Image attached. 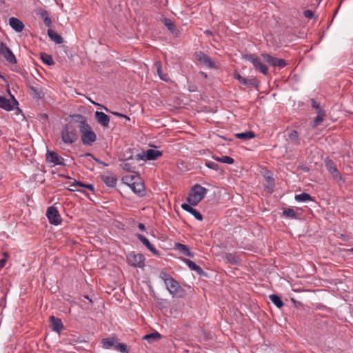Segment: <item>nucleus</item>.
I'll use <instances>...</instances> for the list:
<instances>
[{
	"label": "nucleus",
	"instance_id": "f257e3e1",
	"mask_svg": "<svg viewBox=\"0 0 353 353\" xmlns=\"http://www.w3.org/2000/svg\"><path fill=\"white\" fill-rule=\"evenodd\" d=\"M159 276L164 282L166 289L170 294L180 298L185 296V290L171 275L164 271H161Z\"/></svg>",
	"mask_w": 353,
	"mask_h": 353
},
{
	"label": "nucleus",
	"instance_id": "f03ea898",
	"mask_svg": "<svg viewBox=\"0 0 353 353\" xmlns=\"http://www.w3.org/2000/svg\"><path fill=\"white\" fill-rule=\"evenodd\" d=\"M61 135L65 144L70 145L76 142L78 139L77 126L72 123H66L61 130Z\"/></svg>",
	"mask_w": 353,
	"mask_h": 353
},
{
	"label": "nucleus",
	"instance_id": "7ed1b4c3",
	"mask_svg": "<svg viewBox=\"0 0 353 353\" xmlns=\"http://www.w3.org/2000/svg\"><path fill=\"white\" fill-rule=\"evenodd\" d=\"M123 180L136 194L141 197L145 195V185L139 176H125Z\"/></svg>",
	"mask_w": 353,
	"mask_h": 353
},
{
	"label": "nucleus",
	"instance_id": "20e7f679",
	"mask_svg": "<svg viewBox=\"0 0 353 353\" xmlns=\"http://www.w3.org/2000/svg\"><path fill=\"white\" fill-rule=\"evenodd\" d=\"M79 132L81 135V141L84 145H91L97 139L95 132L88 123L85 126H80Z\"/></svg>",
	"mask_w": 353,
	"mask_h": 353
},
{
	"label": "nucleus",
	"instance_id": "39448f33",
	"mask_svg": "<svg viewBox=\"0 0 353 353\" xmlns=\"http://www.w3.org/2000/svg\"><path fill=\"white\" fill-rule=\"evenodd\" d=\"M243 59L251 62L254 69L264 75L268 74V68L261 60L255 54H246L243 56Z\"/></svg>",
	"mask_w": 353,
	"mask_h": 353
},
{
	"label": "nucleus",
	"instance_id": "423d86ee",
	"mask_svg": "<svg viewBox=\"0 0 353 353\" xmlns=\"http://www.w3.org/2000/svg\"><path fill=\"white\" fill-rule=\"evenodd\" d=\"M0 57H2L8 65H15L17 60L12 51L2 41H0Z\"/></svg>",
	"mask_w": 353,
	"mask_h": 353
},
{
	"label": "nucleus",
	"instance_id": "0eeeda50",
	"mask_svg": "<svg viewBox=\"0 0 353 353\" xmlns=\"http://www.w3.org/2000/svg\"><path fill=\"white\" fill-rule=\"evenodd\" d=\"M46 216L49 221V223L52 225H59L62 222V219L59 212L54 205L50 206L47 208Z\"/></svg>",
	"mask_w": 353,
	"mask_h": 353
},
{
	"label": "nucleus",
	"instance_id": "6e6552de",
	"mask_svg": "<svg viewBox=\"0 0 353 353\" xmlns=\"http://www.w3.org/2000/svg\"><path fill=\"white\" fill-rule=\"evenodd\" d=\"M127 261L130 265L135 268H143L144 266L145 257L142 254H136L132 252L127 256Z\"/></svg>",
	"mask_w": 353,
	"mask_h": 353
},
{
	"label": "nucleus",
	"instance_id": "1a4fd4ad",
	"mask_svg": "<svg viewBox=\"0 0 353 353\" xmlns=\"http://www.w3.org/2000/svg\"><path fill=\"white\" fill-rule=\"evenodd\" d=\"M261 57L263 58V60L271 66L274 68L277 67L279 68H283L287 65V63L285 60L283 59H278L276 57H274L269 54L263 53L261 54Z\"/></svg>",
	"mask_w": 353,
	"mask_h": 353
},
{
	"label": "nucleus",
	"instance_id": "9d476101",
	"mask_svg": "<svg viewBox=\"0 0 353 353\" xmlns=\"http://www.w3.org/2000/svg\"><path fill=\"white\" fill-rule=\"evenodd\" d=\"M46 157V161L48 163H52L56 165H65V163H64L65 159L54 151L48 150Z\"/></svg>",
	"mask_w": 353,
	"mask_h": 353
},
{
	"label": "nucleus",
	"instance_id": "9b49d317",
	"mask_svg": "<svg viewBox=\"0 0 353 353\" xmlns=\"http://www.w3.org/2000/svg\"><path fill=\"white\" fill-rule=\"evenodd\" d=\"M234 78L237 79L241 84L246 86L258 88L259 85V81L254 77L245 78L239 73H235Z\"/></svg>",
	"mask_w": 353,
	"mask_h": 353
},
{
	"label": "nucleus",
	"instance_id": "f8f14e48",
	"mask_svg": "<svg viewBox=\"0 0 353 353\" xmlns=\"http://www.w3.org/2000/svg\"><path fill=\"white\" fill-rule=\"evenodd\" d=\"M125 159H121V167L125 171L133 172L136 168L135 163L134 162V158L132 154L127 156L124 154Z\"/></svg>",
	"mask_w": 353,
	"mask_h": 353
},
{
	"label": "nucleus",
	"instance_id": "ddd939ff",
	"mask_svg": "<svg viewBox=\"0 0 353 353\" xmlns=\"http://www.w3.org/2000/svg\"><path fill=\"white\" fill-rule=\"evenodd\" d=\"M195 57L197 61L203 64L208 68H214L215 63L208 54L203 52H199L195 54Z\"/></svg>",
	"mask_w": 353,
	"mask_h": 353
},
{
	"label": "nucleus",
	"instance_id": "4468645a",
	"mask_svg": "<svg viewBox=\"0 0 353 353\" xmlns=\"http://www.w3.org/2000/svg\"><path fill=\"white\" fill-rule=\"evenodd\" d=\"M28 88L31 90V94L34 98L41 99L44 97V92H43L42 88L38 84L34 82V84H31L30 81L27 83Z\"/></svg>",
	"mask_w": 353,
	"mask_h": 353
},
{
	"label": "nucleus",
	"instance_id": "2eb2a0df",
	"mask_svg": "<svg viewBox=\"0 0 353 353\" xmlns=\"http://www.w3.org/2000/svg\"><path fill=\"white\" fill-rule=\"evenodd\" d=\"M325 167L328 172L333 175L335 179H342L341 174L339 172L336 166L333 161L330 159H326L325 161Z\"/></svg>",
	"mask_w": 353,
	"mask_h": 353
},
{
	"label": "nucleus",
	"instance_id": "dca6fc26",
	"mask_svg": "<svg viewBox=\"0 0 353 353\" xmlns=\"http://www.w3.org/2000/svg\"><path fill=\"white\" fill-rule=\"evenodd\" d=\"M137 237L138 239L154 255L159 256L160 253L159 252L154 248V246L150 243L149 240L144 236L143 234H137Z\"/></svg>",
	"mask_w": 353,
	"mask_h": 353
},
{
	"label": "nucleus",
	"instance_id": "f3484780",
	"mask_svg": "<svg viewBox=\"0 0 353 353\" xmlns=\"http://www.w3.org/2000/svg\"><path fill=\"white\" fill-rule=\"evenodd\" d=\"M95 119L98 123L104 128H108L110 123V117L103 112L96 111Z\"/></svg>",
	"mask_w": 353,
	"mask_h": 353
},
{
	"label": "nucleus",
	"instance_id": "a211bd4d",
	"mask_svg": "<svg viewBox=\"0 0 353 353\" xmlns=\"http://www.w3.org/2000/svg\"><path fill=\"white\" fill-rule=\"evenodd\" d=\"M9 25L17 32H21L24 28L23 22L16 17H10L9 19Z\"/></svg>",
	"mask_w": 353,
	"mask_h": 353
},
{
	"label": "nucleus",
	"instance_id": "6ab92c4d",
	"mask_svg": "<svg viewBox=\"0 0 353 353\" xmlns=\"http://www.w3.org/2000/svg\"><path fill=\"white\" fill-rule=\"evenodd\" d=\"M183 261L188 266V268L190 270L195 271L198 275H199V276H205L206 275V273L204 272V270L199 265H196L192 261L188 259H183Z\"/></svg>",
	"mask_w": 353,
	"mask_h": 353
},
{
	"label": "nucleus",
	"instance_id": "aec40b11",
	"mask_svg": "<svg viewBox=\"0 0 353 353\" xmlns=\"http://www.w3.org/2000/svg\"><path fill=\"white\" fill-rule=\"evenodd\" d=\"M181 208L183 210L190 213L198 221L203 220V218L202 214L198 210L193 208L190 205H189L188 203H183L181 205Z\"/></svg>",
	"mask_w": 353,
	"mask_h": 353
},
{
	"label": "nucleus",
	"instance_id": "412c9836",
	"mask_svg": "<svg viewBox=\"0 0 353 353\" xmlns=\"http://www.w3.org/2000/svg\"><path fill=\"white\" fill-rule=\"evenodd\" d=\"M191 192L202 200L208 192V190L199 184H195L191 189Z\"/></svg>",
	"mask_w": 353,
	"mask_h": 353
},
{
	"label": "nucleus",
	"instance_id": "4be33fe9",
	"mask_svg": "<svg viewBox=\"0 0 353 353\" xmlns=\"http://www.w3.org/2000/svg\"><path fill=\"white\" fill-rule=\"evenodd\" d=\"M50 321L52 331L60 333L63 327L61 320L54 316H51L50 318Z\"/></svg>",
	"mask_w": 353,
	"mask_h": 353
},
{
	"label": "nucleus",
	"instance_id": "5701e85b",
	"mask_svg": "<svg viewBox=\"0 0 353 353\" xmlns=\"http://www.w3.org/2000/svg\"><path fill=\"white\" fill-rule=\"evenodd\" d=\"M70 117L72 121L71 123L73 124L77 123L78 125L77 126V128H79V129H80V126H85V125L88 124L87 119L82 114H75L70 115Z\"/></svg>",
	"mask_w": 353,
	"mask_h": 353
},
{
	"label": "nucleus",
	"instance_id": "b1692460",
	"mask_svg": "<svg viewBox=\"0 0 353 353\" xmlns=\"http://www.w3.org/2000/svg\"><path fill=\"white\" fill-rule=\"evenodd\" d=\"M174 249L186 256L193 257L194 256V254L190 252L188 245L185 244L176 243L174 245Z\"/></svg>",
	"mask_w": 353,
	"mask_h": 353
},
{
	"label": "nucleus",
	"instance_id": "393cba45",
	"mask_svg": "<svg viewBox=\"0 0 353 353\" xmlns=\"http://www.w3.org/2000/svg\"><path fill=\"white\" fill-rule=\"evenodd\" d=\"M118 339L117 337H108L101 341L102 347L104 349H110L115 347Z\"/></svg>",
	"mask_w": 353,
	"mask_h": 353
},
{
	"label": "nucleus",
	"instance_id": "a878e982",
	"mask_svg": "<svg viewBox=\"0 0 353 353\" xmlns=\"http://www.w3.org/2000/svg\"><path fill=\"white\" fill-rule=\"evenodd\" d=\"M101 180L108 187L110 188H114L117 181V179L115 176L105 174L101 176Z\"/></svg>",
	"mask_w": 353,
	"mask_h": 353
},
{
	"label": "nucleus",
	"instance_id": "bb28decb",
	"mask_svg": "<svg viewBox=\"0 0 353 353\" xmlns=\"http://www.w3.org/2000/svg\"><path fill=\"white\" fill-rule=\"evenodd\" d=\"M154 66H155V68L157 69V74L159 77V78L162 81H164L165 82H168L170 80V79L168 74L163 73L161 63L160 61H156L154 63Z\"/></svg>",
	"mask_w": 353,
	"mask_h": 353
},
{
	"label": "nucleus",
	"instance_id": "cd10ccee",
	"mask_svg": "<svg viewBox=\"0 0 353 353\" xmlns=\"http://www.w3.org/2000/svg\"><path fill=\"white\" fill-rule=\"evenodd\" d=\"M48 35L49 36L50 39L57 44H61L63 42V37L52 29L48 30Z\"/></svg>",
	"mask_w": 353,
	"mask_h": 353
},
{
	"label": "nucleus",
	"instance_id": "c85d7f7f",
	"mask_svg": "<svg viewBox=\"0 0 353 353\" xmlns=\"http://www.w3.org/2000/svg\"><path fill=\"white\" fill-rule=\"evenodd\" d=\"M0 108L6 111H11L13 110V105L9 99L0 96Z\"/></svg>",
	"mask_w": 353,
	"mask_h": 353
},
{
	"label": "nucleus",
	"instance_id": "c756f323",
	"mask_svg": "<svg viewBox=\"0 0 353 353\" xmlns=\"http://www.w3.org/2000/svg\"><path fill=\"white\" fill-rule=\"evenodd\" d=\"M38 14L40 15V17L43 19L44 24L47 27H50L52 25V20L51 18L49 16V14L47 10L45 9H40Z\"/></svg>",
	"mask_w": 353,
	"mask_h": 353
},
{
	"label": "nucleus",
	"instance_id": "7c9ffc66",
	"mask_svg": "<svg viewBox=\"0 0 353 353\" xmlns=\"http://www.w3.org/2000/svg\"><path fill=\"white\" fill-rule=\"evenodd\" d=\"M162 152L157 150L149 149L145 152V159L147 160H155L160 156Z\"/></svg>",
	"mask_w": 353,
	"mask_h": 353
},
{
	"label": "nucleus",
	"instance_id": "2f4dec72",
	"mask_svg": "<svg viewBox=\"0 0 353 353\" xmlns=\"http://www.w3.org/2000/svg\"><path fill=\"white\" fill-rule=\"evenodd\" d=\"M162 22L164 24V26L167 27L168 30H170L172 33H177L178 30H176L174 22L171 19H168L166 17H163L162 19Z\"/></svg>",
	"mask_w": 353,
	"mask_h": 353
},
{
	"label": "nucleus",
	"instance_id": "473e14b6",
	"mask_svg": "<svg viewBox=\"0 0 353 353\" xmlns=\"http://www.w3.org/2000/svg\"><path fill=\"white\" fill-rule=\"evenodd\" d=\"M235 137L239 139L248 140L256 137V134L253 131H247L235 134Z\"/></svg>",
	"mask_w": 353,
	"mask_h": 353
},
{
	"label": "nucleus",
	"instance_id": "72a5a7b5",
	"mask_svg": "<svg viewBox=\"0 0 353 353\" xmlns=\"http://www.w3.org/2000/svg\"><path fill=\"white\" fill-rule=\"evenodd\" d=\"M162 336L159 332H152L149 334H146L143 337V339L146 340L148 343H152L160 339Z\"/></svg>",
	"mask_w": 353,
	"mask_h": 353
},
{
	"label": "nucleus",
	"instance_id": "f704fd0d",
	"mask_svg": "<svg viewBox=\"0 0 353 353\" xmlns=\"http://www.w3.org/2000/svg\"><path fill=\"white\" fill-rule=\"evenodd\" d=\"M225 259L228 263L232 265H238L240 263V259L232 253H227L225 256Z\"/></svg>",
	"mask_w": 353,
	"mask_h": 353
},
{
	"label": "nucleus",
	"instance_id": "c9c22d12",
	"mask_svg": "<svg viewBox=\"0 0 353 353\" xmlns=\"http://www.w3.org/2000/svg\"><path fill=\"white\" fill-rule=\"evenodd\" d=\"M288 138L290 142L294 145H300V139L299 137V133L296 130L291 131L288 134Z\"/></svg>",
	"mask_w": 353,
	"mask_h": 353
},
{
	"label": "nucleus",
	"instance_id": "e433bc0d",
	"mask_svg": "<svg viewBox=\"0 0 353 353\" xmlns=\"http://www.w3.org/2000/svg\"><path fill=\"white\" fill-rule=\"evenodd\" d=\"M212 159L215 160L216 161L224 163L227 164H232L234 162V160L229 157V156H222L221 157L213 155Z\"/></svg>",
	"mask_w": 353,
	"mask_h": 353
},
{
	"label": "nucleus",
	"instance_id": "4c0bfd02",
	"mask_svg": "<svg viewBox=\"0 0 353 353\" xmlns=\"http://www.w3.org/2000/svg\"><path fill=\"white\" fill-rule=\"evenodd\" d=\"M295 200L298 202H306L314 201L312 197L307 193L303 192L295 196Z\"/></svg>",
	"mask_w": 353,
	"mask_h": 353
},
{
	"label": "nucleus",
	"instance_id": "58836bf2",
	"mask_svg": "<svg viewBox=\"0 0 353 353\" xmlns=\"http://www.w3.org/2000/svg\"><path fill=\"white\" fill-rule=\"evenodd\" d=\"M41 59L42 60L43 63H45L47 65H53L54 64V61L51 55L47 54V53H41Z\"/></svg>",
	"mask_w": 353,
	"mask_h": 353
},
{
	"label": "nucleus",
	"instance_id": "ea45409f",
	"mask_svg": "<svg viewBox=\"0 0 353 353\" xmlns=\"http://www.w3.org/2000/svg\"><path fill=\"white\" fill-rule=\"evenodd\" d=\"M269 299L278 308H281L284 305L281 297L276 294H270Z\"/></svg>",
	"mask_w": 353,
	"mask_h": 353
},
{
	"label": "nucleus",
	"instance_id": "a19ab883",
	"mask_svg": "<svg viewBox=\"0 0 353 353\" xmlns=\"http://www.w3.org/2000/svg\"><path fill=\"white\" fill-rule=\"evenodd\" d=\"M325 116V112L323 110H319L318 111V114L316 117L314 119L313 121V127L316 128L323 121Z\"/></svg>",
	"mask_w": 353,
	"mask_h": 353
},
{
	"label": "nucleus",
	"instance_id": "79ce46f5",
	"mask_svg": "<svg viewBox=\"0 0 353 353\" xmlns=\"http://www.w3.org/2000/svg\"><path fill=\"white\" fill-rule=\"evenodd\" d=\"M201 201V200H199V197L196 196L192 192H190V193L188 194V196L187 197V201L189 203V205H193V206L197 205L198 203Z\"/></svg>",
	"mask_w": 353,
	"mask_h": 353
},
{
	"label": "nucleus",
	"instance_id": "37998d69",
	"mask_svg": "<svg viewBox=\"0 0 353 353\" xmlns=\"http://www.w3.org/2000/svg\"><path fill=\"white\" fill-rule=\"evenodd\" d=\"M283 214L291 219H296V213L292 208H283Z\"/></svg>",
	"mask_w": 353,
	"mask_h": 353
},
{
	"label": "nucleus",
	"instance_id": "c03bdc74",
	"mask_svg": "<svg viewBox=\"0 0 353 353\" xmlns=\"http://www.w3.org/2000/svg\"><path fill=\"white\" fill-rule=\"evenodd\" d=\"M205 166L210 169L214 170L217 172H223V170L221 168L219 164L213 161H206L205 163Z\"/></svg>",
	"mask_w": 353,
	"mask_h": 353
},
{
	"label": "nucleus",
	"instance_id": "a18cd8bd",
	"mask_svg": "<svg viewBox=\"0 0 353 353\" xmlns=\"http://www.w3.org/2000/svg\"><path fill=\"white\" fill-rule=\"evenodd\" d=\"M114 350L121 353H128L127 345L125 343H119V341H117Z\"/></svg>",
	"mask_w": 353,
	"mask_h": 353
},
{
	"label": "nucleus",
	"instance_id": "49530a36",
	"mask_svg": "<svg viewBox=\"0 0 353 353\" xmlns=\"http://www.w3.org/2000/svg\"><path fill=\"white\" fill-rule=\"evenodd\" d=\"M77 183H81V181H78L75 179H73V182H66L65 184L68 185L67 189L70 191H76L77 190V188L80 187L79 185H77Z\"/></svg>",
	"mask_w": 353,
	"mask_h": 353
},
{
	"label": "nucleus",
	"instance_id": "de8ad7c7",
	"mask_svg": "<svg viewBox=\"0 0 353 353\" xmlns=\"http://www.w3.org/2000/svg\"><path fill=\"white\" fill-rule=\"evenodd\" d=\"M85 157H92L97 163H99V164H102L105 166H108V163H104L103 161H101L100 159H97V158H95L91 153H85L84 154Z\"/></svg>",
	"mask_w": 353,
	"mask_h": 353
},
{
	"label": "nucleus",
	"instance_id": "09e8293b",
	"mask_svg": "<svg viewBox=\"0 0 353 353\" xmlns=\"http://www.w3.org/2000/svg\"><path fill=\"white\" fill-rule=\"evenodd\" d=\"M303 15L304 17H305L306 18H309V19H313L314 18V13L312 10H306L303 12Z\"/></svg>",
	"mask_w": 353,
	"mask_h": 353
},
{
	"label": "nucleus",
	"instance_id": "8fccbe9b",
	"mask_svg": "<svg viewBox=\"0 0 353 353\" xmlns=\"http://www.w3.org/2000/svg\"><path fill=\"white\" fill-rule=\"evenodd\" d=\"M77 185H79L80 187L85 188L90 190V191L94 190V188L92 184H85V183L81 182V183H77Z\"/></svg>",
	"mask_w": 353,
	"mask_h": 353
},
{
	"label": "nucleus",
	"instance_id": "3c124183",
	"mask_svg": "<svg viewBox=\"0 0 353 353\" xmlns=\"http://www.w3.org/2000/svg\"><path fill=\"white\" fill-rule=\"evenodd\" d=\"M312 108H315V109H316V110H317L318 111H319V110H321V109L320 108V105H319V104L316 101H315L314 100H312Z\"/></svg>",
	"mask_w": 353,
	"mask_h": 353
},
{
	"label": "nucleus",
	"instance_id": "603ef678",
	"mask_svg": "<svg viewBox=\"0 0 353 353\" xmlns=\"http://www.w3.org/2000/svg\"><path fill=\"white\" fill-rule=\"evenodd\" d=\"M145 154H137L135 156V158H134V160L135 159L137 161H140V160L145 159Z\"/></svg>",
	"mask_w": 353,
	"mask_h": 353
},
{
	"label": "nucleus",
	"instance_id": "864d4df0",
	"mask_svg": "<svg viewBox=\"0 0 353 353\" xmlns=\"http://www.w3.org/2000/svg\"><path fill=\"white\" fill-rule=\"evenodd\" d=\"M138 228L139 230H141V231H145V226L143 223H139L138 224Z\"/></svg>",
	"mask_w": 353,
	"mask_h": 353
},
{
	"label": "nucleus",
	"instance_id": "5fc2aeb1",
	"mask_svg": "<svg viewBox=\"0 0 353 353\" xmlns=\"http://www.w3.org/2000/svg\"><path fill=\"white\" fill-rule=\"evenodd\" d=\"M6 262V260L4 259L0 260V270L4 267Z\"/></svg>",
	"mask_w": 353,
	"mask_h": 353
},
{
	"label": "nucleus",
	"instance_id": "6e6d98bb",
	"mask_svg": "<svg viewBox=\"0 0 353 353\" xmlns=\"http://www.w3.org/2000/svg\"><path fill=\"white\" fill-rule=\"evenodd\" d=\"M8 92H10V90H8ZM9 94H10V95L11 96V99H12V101H13L14 104H15V105H18V104H19V103H18V101H17V99H15V97H14L12 94H10V92H9Z\"/></svg>",
	"mask_w": 353,
	"mask_h": 353
},
{
	"label": "nucleus",
	"instance_id": "4d7b16f0",
	"mask_svg": "<svg viewBox=\"0 0 353 353\" xmlns=\"http://www.w3.org/2000/svg\"><path fill=\"white\" fill-rule=\"evenodd\" d=\"M119 117H122V118H125L126 120H130V118L128 116H126V115H125L123 114H121V113H120V115H119Z\"/></svg>",
	"mask_w": 353,
	"mask_h": 353
},
{
	"label": "nucleus",
	"instance_id": "13d9d810",
	"mask_svg": "<svg viewBox=\"0 0 353 353\" xmlns=\"http://www.w3.org/2000/svg\"><path fill=\"white\" fill-rule=\"evenodd\" d=\"M205 34H208V35H212V32L209 30H206L205 32H204Z\"/></svg>",
	"mask_w": 353,
	"mask_h": 353
},
{
	"label": "nucleus",
	"instance_id": "bf43d9fd",
	"mask_svg": "<svg viewBox=\"0 0 353 353\" xmlns=\"http://www.w3.org/2000/svg\"><path fill=\"white\" fill-rule=\"evenodd\" d=\"M112 114L117 116V117H119V115H120V113L119 112H110Z\"/></svg>",
	"mask_w": 353,
	"mask_h": 353
},
{
	"label": "nucleus",
	"instance_id": "052dcab7",
	"mask_svg": "<svg viewBox=\"0 0 353 353\" xmlns=\"http://www.w3.org/2000/svg\"><path fill=\"white\" fill-rule=\"evenodd\" d=\"M85 298L86 299H89V301H90V302L92 301V300L89 299L88 296H85Z\"/></svg>",
	"mask_w": 353,
	"mask_h": 353
},
{
	"label": "nucleus",
	"instance_id": "680f3d73",
	"mask_svg": "<svg viewBox=\"0 0 353 353\" xmlns=\"http://www.w3.org/2000/svg\"><path fill=\"white\" fill-rule=\"evenodd\" d=\"M104 109L106 112H109V110L107 108H104Z\"/></svg>",
	"mask_w": 353,
	"mask_h": 353
},
{
	"label": "nucleus",
	"instance_id": "e2e57ef3",
	"mask_svg": "<svg viewBox=\"0 0 353 353\" xmlns=\"http://www.w3.org/2000/svg\"><path fill=\"white\" fill-rule=\"evenodd\" d=\"M66 178H68V179H72L69 176H65Z\"/></svg>",
	"mask_w": 353,
	"mask_h": 353
},
{
	"label": "nucleus",
	"instance_id": "0e129e2a",
	"mask_svg": "<svg viewBox=\"0 0 353 353\" xmlns=\"http://www.w3.org/2000/svg\"><path fill=\"white\" fill-rule=\"evenodd\" d=\"M272 182H273V179L272 178H269Z\"/></svg>",
	"mask_w": 353,
	"mask_h": 353
},
{
	"label": "nucleus",
	"instance_id": "69168bd1",
	"mask_svg": "<svg viewBox=\"0 0 353 353\" xmlns=\"http://www.w3.org/2000/svg\"><path fill=\"white\" fill-rule=\"evenodd\" d=\"M351 250L353 252V248L351 249Z\"/></svg>",
	"mask_w": 353,
	"mask_h": 353
}]
</instances>
